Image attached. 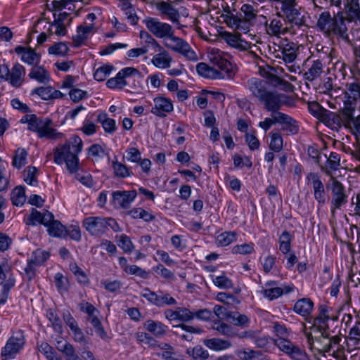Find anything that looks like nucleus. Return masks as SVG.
<instances>
[{
    "label": "nucleus",
    "mask_w": 360,
    "mask_h": 360,
    "mask_svg": "<svg viewBox=\"0 0 360 360\" xmlns=\"http://www.w3.org/2000/svg\"><path fill=\"white\" fill-rule=\"evenodd\" d=\"M82 149V141L74 136L64 144H59L53 150V161L57 165L65 163L66 168L70 174L79 169V160L78 154Z\"/></svg>",
    "instance_id": "obj_1"
},
{
    "label": "nucleus",
    "mask_w": 360,
    "mask_h": 360,
    "mask_svg": "<svg viewBox=\"0 0 360 360\" xmlns=\"http://www.w3.org/2000/svg\"><path fill=\"white\" fill-rule=\"evenodd\" d=\"M316 26L328 36L335 35L345 42L349 41L345 18L340 12L333 15L329 11L322 12L319 15Z\"/></svg>",
    "instance_id": "obj_2"
},
{
    "label": "nucleus",
    "mask_w": 360,
    "mask_h": 360,
    "mask_svg": "<svg viewBox=\"0 0 360 360\" xmlns=\"http://www.w3.org/2000/svg\"><path fill=\"white\" fill-rule=\"evenodd\" d=\"M82 226L91 236H101L109 227L115 232L120 231L115 219L111 217H88L83 219Z\"/></svg>",
    "instance_id": "obj_3"
},
{
    "label": "nucleus",
    "mask_w": 360,
    "mask_h": 360,
    "mask_svg": "<svg viewBox=\"0 0 360 360\" xmlns=\"http://www.w3.org/2000/svg\"><path fill=\"white\" fill-rule=\"evenodd\" d=\"M272 54L274 57L276 58H281L286 64L288 71L296 72L299 66L291 63L297 58L299 53L298 46L293 42H288L281 45L274 44Z\"/></svg>",
    "instance_id": "obj_4"
},
{
    "label": "nucleus",
    "mask_w": 360,
    "mask_h": 360,
    "mask_svg": "<svg viewBox=\"0 0 360 360\" xmlns=\"http://www.w3.org/2000/svg\"><path fill=\"white\" fill-rule=\"evenodd\" d=\"M31 131L36 132L40 139H47L49 140H61L64 134L58 131L53 128V120L50 118H41L32 121L31 124Z\"/></svg>",
    "instance_id": "obj_5"
},
{
    "label": "nucleus",
    "mask_w": 360,
    "mask_h": 360,
    "mask_svg": "<svg viewBox=\"0 0 360 360\" xmlns=\"http://www.w3.org/2000/svg\"><path fill=\"white\" fill-rule=\"evenodd\" d=\"M327 188L331 193L330 211L334 214L348 202V195L343 184L335 177L330 179Z\"/></svg>",
    "instance_id": "obj_6"
},
{
    "label": "nucleus",
    "mask_w": 360,
    "mask_h": 360,
    "mask_svg": "<svg viewBox=\"0 0 360 360\" xmlns=\"http://www.w3.org/2000/svg\"><path fill=\"white\" fill-rule=\"evenodd\" d=\"M164 42L166 48L180 53L189 60H196L195 53L191 50L190 45L183 39L176 37L174 32H172L171 36H169Z\"/></svg>",
    "instance_id": "obj_7"
},
{
    "label": "nucleus",
    "mask_w": 360,
    "mask_h": 360,
    "mask_svg": "<svg viewBox=\"0 0 360 360\" xmlns=\"http://www.w3.org/2000/svg\"><path fill=\"white\" fill-rule=\"evenodd\" d=\"M148 30L155 37L166 39L174 32L172 27L166 22L160 21L158 18L147 17L143 20Z\"/></svg>",
    "instance_id": "obj_8"
},
{
    "label": "nucleus",
    "mask_w": 360,
    "mask_h": 360,
    "mask_svg": "<svg viewBox=\"0 0 360 360\" xmlns=\"http://www.w3.org/2000/svg\"><path fill=\"white\" fill-rule=\"evenodd\" d=\"M25 345V337L21 330L15 332L7 341L5 347L2 349L1 356L4 360L14 358L15 355L20 352Z\"/></svg>",
    "instance_id": "obj_9"
},
{
    "label": "nucleus",
    "mask_w": 360,
    "mask_h": 360,
    "mask_svg": "<svg viewBox=\"0 0 360 360\" xmlns=\"http://www.w3.org/2000/svg\"><path fill=\"white\" fill-rule=\"evenodd\" d=\"M264 18L266 19L264 22L265 32L269 36L280 38L288 32L285 20L279 13H277L276 16L269 18V19H266L265 16Z\"/></svg>",
    "instance_id": "obj_10"
},
{
    "label": "nucleus",
    "mask_w": 360,
    "mask_h": 360,
    "mask_svg": "<svg viewBox=\"0 0 360 360\" xmlns=\"http://www.w3.org/2000/svg\"><path fill=\"white\" fill-rule=\"evenodd\" d=\"M224 53L219 49H212L208 53V57L214 65L224 71L229 78H231L236 74V68H233L231 62L224 58Z\"/></svg>",
    "instance_id": "obj_11"
},
{
    "label": "nucleus",
    "mask_w": 360,
    "mask_h": 360,
    "mask_svg": "<svg viewBox=\"0 0 360 360\" xmlns=\"http://www.w3.org/2000/svg\"><path fill=\"white\" fill-rule=\"evenodd\" d=\"M142 297L146 298L151 304L158 307H162L165 306H171L176 304V300L170 296L169 293H163L160 292L159 294L150 290L146 288L141 294Z\"/></svg>",
    "instance_id": "obj_12"
},
{
    "label": "nucleus",
    "mask_w": 360,
    "mask_h": 360,
    "mask_svg": "<svg viewBox=\"0 0 360 360\" xmlns=\"http://www.w3.org/2000/svg\"><path fill=\"white\" fill-rule=\"evenodd\" d=\"M287 96L275 91H269L260 101L264 104V108L269 112H275L286 103Z\"/></svg>",
    "instance_id": "obj_13"
},
{
    "label": "nucleus",
    "mask_w": 360,
    "mask_h": 360,
    "mask_svg": "<svg viewBox=\"0 0 360 360\" xmlns=\"http://www.w3.org/2000/svg\"><path fill=\"white\" fill-rule=\"evenodd\" d=\"M306 179L312 186L314 199L319 204H325L326 201V192L319 174L316 172H309L307 175Z\"/></svg>",
    "instance_id": "obj_14"
},
{
    "label": "nucleus",
    "mask_w": 360,
    "mask_h": 360,
    "mask_svg": "<svg viewBox=\"0 0 360 360\" xmlns=\"http://www.w3.org/2000/svg\"><path fill=\"white\" fill-rule=\"evenodd\" d=\"M305 65L307 70L304 73V79L308 82H314L325 73V63L321 59L308 58Z\"/></svg>",
    "instance_id": "obj_15"
},
{
    "label": "nucleus",
    "mask_w": 360,
    "mask_h": 360,
    "mask_svg": "<svg viewBox=\"0 0 360 360\" xmlns=\"http://www.w3.org/2000/svg\"><path fill=\"white\" fill-rule=\"evenodd\" d=\"M321 335L318 338H314L311 333H306L307 342L309 349L319 354L328 353L327 338L329 337L328 331H319Z\"/></svg>",
    "instance_id": "obj_16"
},
{
    "label": "nucleus",
    "mask_w": 360,
    "mask_h": 360,
    "mask_svg": "<svg viewBox=\"0 0 360 360\" xmlns=\"http://www.w3.org/2000/svg\"><path fill=\"white\" fill-rule=\"evenodd\" d=\"M268 82L259 78H251L247 81V87L252 95L259 101L264 98L268 89Z\"/></svg>",
    "instance_id": "obj_17"
},
{
    "label": "nucleus",
    "mask_w": 360,
    "mask_h": 360,
    "mask_svg": "<svg viewBox=\"0 0 360 360\" xmlns=\"http://www.w3.org/2000/svg\"><path fill=\"white\" fill-rule=\"evenodd\" d=\"M345 96L350 103L360 104V77H352L345 84Z\"/></svg>",
    "instance_id": "obj_18"
},
{
    "label": "nucleus",
    "mask_w": 360,
    "mask_h": 360,
    "mask_svg": "<svg viewBox=\"0 0 360 360\" xmlns=\"http://www.w3.org/2000/svg\"><path fill=\"white\" fill-rule=\"evenodd\" d=\"M326 158V161L324 165H319L321 170L332 179L333 172L339 169L340 167V155L336 152H331L330 155Z\"/></svg>",
    "instance_id": "obj_19"
},
{
    "label": "nucleus",
    "mask_w": 360,
    "mask_h": 360,
    "mask_svg": "<svg viewBox=\"0 0 360 360\" xmlns=\"http://www.w3.org/2000/svg\"><path fill=\"white\" fill-rule=\"evenodd\" d=\"M165 318L172 321L187 322L194 319L193 312L186 307H177L175 310L167 309L165 311Z\"/></svg>",
    "instance_id": "obj_20"
},
{
    "label": "nucleus",
    "mask_w": 360,
    "mask_h": 360,
    "mask_svg": "<svg viewBox=\"0 0 360 360\" xmlns=\"http://www.w3.org/2000/svg\"><path fill=\"white\" fill-rule=\"evenodd\" d=\"M173 109V104L170 99L160 96L154 99V107L152 108L151 112L158 117H164Z\"/></svg>",
    "instance_id": "obj_21"
},
{
    "label": "nucleus",
    "mask_w": 360,
    "mask_h": 360,
    "mask_svg": "<svg viewBox=\"0 0 360 360\" xmlns=\"http://www.w3.org/2000/svg\"><path fill=\"white\" fill-rule=\"evenodd\" d=\"M136 195L137 193L135 190L123 191H117L112 193V198L115 203L124 209L129 207L131 203L134 200Z\"/></svg>",
    "instance_id": "obj_22"
},
{
    "label": "nucleus",
    "mask_w": 360,
    "mask_h": 360,
    "mask_svg": "<svg viewBox=\"0 0 360 360\" xmlns=\"http://www.w3.org/2000/svg\"><path fill=\"white\" fill-rule=\"evenodd\" d=\"M227 24L233 29L247 33L250 27L253 25V22L242 18V15L229 16L226 20Z\"/></svg>",
    "instance_id": "obj_23"
},
{
    "label": "nucleus",
    "mask_w": 360,
    "mask_h": 360,
    "mask_svg": "<svg viewBox=\"0 0 360 360\" xmlns=\"http://www.w3.org/2000/svg\"><path fill=\"white\" fill-rule=\"evenodd\" d=\"M17 54L21 55V60L28 65H36L39 62L40 56L31 48L18 46L15 49Z\"/></svg>",
    "instance_id": "obj_24"
},
{
    "label": "nucleus",
    "mask_w": 360,
    "mask_h": 360,
    "mask_svg": "<svg viewBox=\"0 0 360 360\" xmlns=\"http://www.w3.org/2000/svg\"><path fill=\"white\" fill-rule=\"evenodd\" d=\"M25 75V68L19 63H15L9 72L8 82L13 86L20 87L23 83Z\"/></svg>",
    "instance_id": "obj_25"
},
{
    "label": "nucleus",
    "mask_w": 360,
    "mask_h": 360,
    "mask_svg": "<svg viewBox=\"0 0 360 360\" xmlns=\"http://www.w3.org/2000/svg\"><path fill=\"white\" fill-rule=\"evenodd\" d=\"M159 53L155 54L151 59V63L159 69H166L170 67L173 60L168 51L163 48Z\"/></svg>",
    "instance_id": "obj_26"
},
{
    "label": "nucleus",
    "mask_w": 360,
    "mask_h": 360,
    "mask_svg": "<svg viewBox=\"0 0 360 360\" xmlns=\"http://www.w3.org/2000/svg\"><path fill=\"white\" fill-rule=\"evenodd\" d=\"M330 319L327 307L321 305L319 307V313L316 318L314 320L313 328L318 331H327L328 329V321Z\"/></svg>",
    "instance_id": "obj_27"
},
{
    "label": "nucleus",
    "mask_w": 360,
    "mask_h": 360,
    "mask_svg": "<svg viewBox=\"0 0 360 360\" xmlns=\"http://www.w3.org/2000/svg\"><path fill=\"white\" fill-rule=\"evenodd\" d=\"M224 39L227 44L240 51H245L250 49V44L241 39L240 34H235L229 32H224L223 34Z\"/></svg>",
    "instance_id": "obj_28"
},
{
    "label": "nucleus",
    "mask_w": 360,
    "mask_h": 360,
    "mask_svg": "<svg viewBox=\"0 0 360 360\" xmlns=\"http://www.w3.org/2000/svg\"><path fill=\"white\" fill-rule=\"evenodd\" d=\"M144 327L155 337H162L168 330V327L166 325L162 322L153 320H148L144 323Z\"/></svg>",
    "instance_id": "obj_29"
},
{
    "label": "nucleus",
    "mask_w": 360,
    "mask_h": 360,
    "mask_svg": "<svg viewBox=\"0 0 360 360\" xmlns=\"http://www.w3.org/2000/svg\"><path fill=\"white\" fill-rule=\"evenodd\" d=\"M320 122L332 130L338 131L341 129L338 112H334L327 110Z\"/></svg>",
    "instance_id": "obj_30"
},
{
    "label": "nucleus",
    "mask_w": 360,
    "mask_h": 360,
    "mask_svg": "<svg viewBox=\"0 0 360 360\" xmlns=\"http://www.w3.org/2000/svg\"><path fill=\"white\" fill-rule=\"evenodd\" d=\"M94 29V26L93 24L78 26L77 34L72 37L75 46H79L87 39L88 34L93 32Z\"/></svg>",
    "instance_id": "obj_31"
},
{
    "label": "nucleus",
    "mask_w": 360,
    "mask_h": 360,
    "mask_svg": "<svg viewBox=\"0 0 360 360\" xmlns=\"http://www.w3.org/2000/svg\"><path fill=\"white\" fill-rule=\"evenodd\" d=\"M314 303L309 298H302L296 302L294 311L302 316H309L313 310Z\"/></svg>",
    "instance_id": "obj_32"
},
{
    "label": "nucleus",
    "mask_w": 360,
    "mask_h": 360,
    "mask_svg": "<svg viewBox=\"0 0 360 360\" xmlns=\"http://www.w3.org/2000/svg\"><path fill=\"white\" fill-rule=\"evenodd\" d=\"M196 70L200 75L208 79H219L223 77L221 72L205 63H198L196 66Z\"/></svg>",
    "instance_id": "obj_33"
},
{
    "label": "nucleus",
    "mask_w": 360,
    "mask_h": 360,
    "mask_svg": "<svg viewBox=\"0 0 360 360\" xmlns=\"http://www.w3.org/2000/svg\"><path fill=\"white\" fill-rule=\"evenodd\" d=\"M345 13L347 15L345 21L349 22H359L360 25V5L359 2L345 5Z\"/></svg>",
    "instance_id": "obj_34"
},
{
    "label": "nucleus",
    "mask_w": 360,
    "mask_h": 360,
    "mask_svg": "<svg viewBox=\"0 0 360 360\" xmlns=\"http://www.w3.org/2000/svg\"><path fill=\"white\" fill-rule=\"evenodd\" d=\"M118 7L123 11L131 25H136L138 23L139 18L136 15L135 8L130 1L119 3Z\"/></svg>",
    "instance_id": "obj_35"
},
{
    "label": "nucleus",
    "mask_w": 360,
    "mask_h": 360,
    "mask_svg": "<svg viewBox=\"0 0 360 360\" xmlns=\"http://www.w3.org/2000/svg\"><path fill=\"white\" fill-rule=\"evenodd\" d=\"M354 109L352 108H344L342 110L338 111L340 128H342V127H344L347 129L351 128V124L356 117L354 116Z\"/></svg>",
    "instance_id": "obj_36"
},
{
    "label": "nucleus",
    "mask_w": 360,
    "mask_h": 360,
    "mask_svg": "<svg viewBox=\"0 0 360 360\" xmlns=\"http://www.w3.org/2000/svg\"><path fill=\"white\" fill-rule=\"evenodd\" d=\"M212 328L219 334L226 336L228 338H235L237 336V331L234 328L224 322L219 321H213Z\"/></svg>",
    "instance_id": "obj_37"
},
{
    "label": "nucleus",
    "mask_w": 360,
    "mask_h": 360,
    "mask_svg": "<svg viewBox=\"0 0 360 360\" xmlns=\"http://www.w3.org/2000/svg\"><path fill=\"white\" fill-rule=\"evenodd\" d=\"M287 20L295 25L300 27L305 23L304 16L296 6L283 12Z\"/></svg>",
    "instance_id": "obj_38"
},
{
    "label": "nucleus",
    "mask_w": 360,
    "mask_h": 360,
    "mask_svg": "<svg viewBox=\"0 0 360 360\" xmlns=\"http://www.w3.org/2000/svg\"><path fill=\"white\" fill-rule=\"evenodd\" d=\"M159 9L162 14L167 16L168 19L173 22H179V13L173 6L167 2L162 1L160 4Z\"/></svg>",
    "instance_id": "obj_39"
},
{
    "label": "nucleus",
    "mask_w": 360,
    "mask_h": 360,
    "mask_svg": "<svg viewBox=\"0 0 360 360\" xmlns=\"http://www.w3.org/2000/svg\"><path fill=\"white\" fill-rule=\"evenodd\" d=\"M29 77L37 80L39 83H46L50 79L48 71L41 66L32 68L29 73Z\"/></svg>",
    "instance_id": "obj_40"
},
{
    "label": "nucleus",
    "mask_w": 360,
    "mask_h": 360,
    "mask_svg": "<svg viewBox=\"0 0 360 360\" xmlns=\"http://www.w3.org/2000/svg\"><path fill=\"white\" fill-rule=\"evenodd\" d=\"M12 204L15 206H22L25 200V189L22 186H18L13 189L11 193Z\"/></svg>",
    "instance_id": "obj_41"
},
{
    "label": "nucleus",
    "mask_w": 360,
    "mask_h": 360,
    "mask_svg": "<svg viewBox=\"0 0 360 360\" xmlns=\"http://www.w3.org/2000/svg\"><path fill=\"white\" fill-rule=\"evenodd\" d=\"M204 344L210 349L219 351L231 347V343L220 338H211L204 341Z\"/></svg>",
    "instance_id": "obj_42"
},
{
    "label": "nucleus",
    "mask_w": 360,
    "mask_h": 360,
    "mask_svg": "<svg viewBox=\"0 0 360 360\" xmlns=\"http://www.w3.org/2000/svg\"><path fill=\"white\" fill-rule=\"evenodd\" d=\"M227 316L234 326L241 328L249 326L250 319L245 314H240L238 311H231V313L228 314Z\"/></svg>",
    "instance_id": "obj_43"
},
{
    "label": "nucleus",
    "mask_w": 360,
    "mask_h": 360,
    "mask_svg": "<svg viewBox=\"0 0 360 360\" xmlns=\"http://www.w3.org/2000/svg\"><path fill=\"white\" fill-rule=\"evenodd\" d=\"M98 122L101 123L105 132L112 134L117 129L115 120L108 117L106 113H101L98 115Z\"/></svg>",
    "instance_id": "obj_44"
},
{
    "label": "nucleus",
    "mask_w": 360,
    "mask_h": 360,
    "mask_svg": "<svg viewBox=\"0 0 360 360\" xmlns=\"http://www.w3.org/2000/svg\"><path fill=\"white\" fill-rule=\"evenodd\" d=\"M112 167L114 174L117 177L123 179L132 175L130 169L127 165L118 162L117 159L112 162Z\"/></svg>",
    "instance_id": "obj_45"
},
{
    "label": "nucleus",
    "mask_w": 360,
    "mask_h": 360,
    "mask_svg": "<svg viewBox=\"0 0 360 360\" xmlns=\"http://www.w3.org/2000/svg\"><path fill=\"white\" fill-rule=\"evenodd\" d=\"M341 340L340 334L332 336L329 333V337L327 338V346H328V348H327L328 353L331 351H333V354L335 352H342L344 350V347L340 345Z\"/></svg>",
    "instance_id": "obj_46"
},
{
    "label": "nucleus",
    "mask_w": 360,
    "mask_h": 360,
    "mask_svg": "<svg viewBox=\"0 0 360 360\" xmlns=\"http://www.w3.org/2000/svg\"><path fill=\"white\" fill-rule=\"evenodd\" d=\"M241 360H265L263 354L258 350L243 349L237 352Z\"/></svg>",
    "instance_id": "obj_47"
},
{
    "label": "nucleus",
    "mask_w": 360,
    "mask_h": 360,
    "mask_svg": "<svg viewBox=\"0 0 360 360\" xmlns=\"http://www.w3.org/2000/svg\"><path fill=\"white\" fill-rule=\"evenodd\" d=\"M292 236L290 233L285 231L282 233L279 238V250L283 253L287 254L291 249Z\"/></svg>",
    "instance_id": "obj_48"
},
{
    "label": "nucleus",
    "mask_w": 360,
    "mask_h": 360,
    "mask_svg": "<svg viewBox=\"0 0 360 360\" xmlns=\"http://www.w3.org/2000/svg\"><path fill=\"white\" fill-rule=\"evenodd\" d=\"M49 234L54 237H62L65 235V227L58 221L54 220L48 226Z\"/></svg>",
    "instance_id": "obj_49"
},
{
    "label": "nucleus",
    "mask_w": 360,
    "mask_h": 360,
    "mask_svg": "<svg viewBox=\"0 0 360 360\" xmlns=\"http://www.w3.org/2000/svg\"><path fill=\"white\" fill-rule=\"evenodd\" d=\"M117 243L118 246L122 249V250L124 252H131L134 250V245L129 238L127 235L122 234L120 236H116Z\"/></svg>",
    "instance_id": "obj_50"
},
{
    "label": "nucleus",
    "mask_w": 360,
    "mask_h": 360,
    "mask_svg": "<svg viewBox=\"0 0 360 360\" xmlns=\"http://www.w3.org/2000/svg\"><path fill=\"white\" fill-rule=\"evenodd\" d=\"M27 153L24 148H18L13 158V165L16 168H21L26 164Z\"/></svg>",
    "instance_id": "obj_51"
},
{
    "label": "nucleus",
    "mask_w": 360,
    "mask_h": 360,
    "mask_svg": "<svg viewBox=\"0 0 360 360\" xmlns=\"http://www.w3.org/2000/svg\"><path fill=\"white\" fill-rule=\"evenodd\" d=\"M236 239V233L234 231H226L221 233L217 238V245L221 246H226L235 241Z\"/></svg>",
    "instance_id": "obj_52"
},
{
    "label": "nucleus",
    "mask_w": 360,
    "mask_h": 360,
    "mask_svg": "<svg viewBox=\"0 0 360 360\" xmlns=\"http://www.w3.org/2000/svg\"><path fill=\"white\" fill-rule=\"evenodd\" d=\"M50 255L49 252L41 250L40 249H37L34 251L32 255L31 261L36 266H40L43 264L49 257Z\"/></svg>",
    "instance_id": "obj_53"
},
{
    "label": "nucleus",
    "mask_w": 360,
    "mask_h": 360,
    "mask_svg": "<svg viewBox=\"0 0 360 360\" xmlns=\"http://www.w3.org/2000/svg\"><path fill=\"white\" fill-rule=\"evenodd\" d=\"M37 169L35 167L29 166L27 167L23 172L24 181L32 186L37 185Z\"/></svg>",
    "instance_id": "obj_54"
},
{
    "label": "nucleus",
    "mask_w": 360,
    "mask_h": 360,
    "mask_svg": "<svg viewBox=\"0 0 360 360\" xmlns=\"http://www.w3.org/2000/svg\"><path fill=\"white\" fill-rule=\"evenodd\" d=\"M308 110L309 112L315 117H316L319 121L325 115V112L327 111V109L323 108L319 103L317 102H311L308 104Z\"/></svg>",
    "instance_id": "obj_55"
},
{
    "label": "nucleus",
    "mask_w": 360,
    "mask_h": 360,
    "mask_svg": "<svg viewBox=\"0 0 360 360\" xmlns=\"http://www.w3.org/2000/svg\"><path fill=\"white\" fill-rule=\"evenodd\" d=\"M275 345L281 350L283 352L289 355L293 349L296 347L292 342L285 338H278L275 340Z\"/></svg>",
    "instance_id": "obj_56"
},
{
    "label": "nucleus",
    "mask_w": 360,
    "mask_h": 360,
    "mask_svg": "<svg viewBox=\"0 0 360 360\" xmlns=\"http://www.w3.org/2000/svg\"><path fill=\"white\" fill-rule=\"evenodd\" d=\"M124 78L125 77L122 75V73L119 72L115 77L109 79L107 81L106 84L108 87L111 89H122L127 85Z\"/></svg>",
    "instance_id": "obj_57"
},
{
    "label": "nucleus",
    "mask_w": 360,
    "mask_h": 360,
    "mask_svg": "<svg viewBox=\"0 0 360 360\" xmlns=\"http://www.w3.org/2000/svg\"><path fill=\"white\" fill-rule=\"evenodd\" d=\"M212 277L214 284L219 288L229 289L233 285L232 281L224 274L215 277L212 276Z\"/></svg>",
    "instance_id": "obj_58"
},
{
    "label": "nucleus",
    "mask_w": 360,
    "mask_h": 360,
    "mask_svg": "<svg viewBox=\"0 0 360 360\" xmlns=\"http://www.w3.org/2000/svg\"><path fill=\"white\" fill-rule=\"evenodd\" d=\"M47 318L49 319V321L51 323L52 326L55 331L58 333H62L63 331V326L61 321L59 318V316L56 314L54 311L52 309H49L47 311L46 314Z\"/></svg>",
    "instance_id": "obj_59"
},
{
    "label": "nucleus",
    "mask_w": 360,
    "mask_h": 360,
    "mask_svg": "<svg viewBox=\"0 0 360 360\" xmlns=\"http://www.w3.org/2000/svg\"><path fill=\"white\" fill-rule=\"evenodd\" d=\"M71 331L73 335L72 338L76 342L79 343L82 346H86L90 343L89 338L84 335L79 326L76 327Z\"/></svg>",
    "instance_id": "obj_60"
},
{
    "label": "nucleus",
    "mask_w": 360,
    "mask_h": 360,
    "mask_svg": "<svg viewBox=\"0 0 360 360\" xmlns=\"http://www.w3.org/2000/svg\"><path fill=\"white\" fill-rule=\"evenodd\" d=\"M113 69L112 65H103L98 68L94 73V79L97 81L102 82L110 75Z\"/></svg>",
    "instance_id": "obj_61"
},
{
    "label": "nucleus",
    "mask_w": 360,
    "mask_h": 360,
    "mask_svg": "<svg viewBox=\"0 0 360 360\" xmlns=\"http://www.w3.org/2000/svg\"><path fill=\"white\" fill-rule=\"evenodd\" d=\"M272 119L274 122L280 124H285L288 125H292L295 120L290 116L283 112L276 110L275 112H272Z\"/></svg>",
    "instance_id": "obj_62"
},
{
    "label": "nucleus",
    "mask_w": 360,
    "mask_h": 360,
    "mask_svg": "<svg viewBox=\"0 0 360 360\" xmlns=\"http://www.w3.org/2000/svg\"><path fill=\"white\" fill-rule=\"evenodd\" d=\"M347 65L342 60H337L333 65V70L336 77L345 79L347 75Z\"/></svg>",
    "instance_id": "obj_63"
},
{
    "label": "nucleus",
    "mask_w": 360,
    "mask_h": 360,
    "mask_svg": "<svg viewBox=\"0 0 360 360\" xmlns=\"http://www.w3.org/2000/svg\"><path fill=\"white\" fill-rule=\"evenodd\" d=\"M187 353L191 355L194 360H205L208 358V352L200 346L193 348L191 351L188 350Z\"/></svg>",
    "instance_id": "obj_64"
}]
</instances>
